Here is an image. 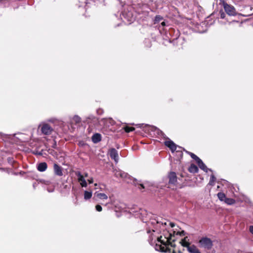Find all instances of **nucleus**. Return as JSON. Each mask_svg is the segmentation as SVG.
I'll list each match as a JSON object with an SVG mask.
<instances>
[{
	"label": "nucleus",
	"instance_id": "5701e85b",
	"mask_svg": "<svg viewBox=\"0 0 253 253\" xmlns=\"http://www.w3.org/2000/svg\"><path fill=\"white\" fill-rule=\"evenodd\" d=\"M215 180L216 178L215 177L214 175H211L208 185L211 186L214 185Z\"/></svg>",
	"mask_w": 253,
	"mask_h": 253
},
{
	"label": "nucleus",
	"instance_id": "a19ab883",
	"mask_svg": "<svg viewBox=\"0 0 253 253\" xmlns=\"http://www.w3.org/2000/svg\"><path fill=\"white\" fill-rule=\"evenodd\" d=\"M160 133L162 134V135H164V134L163 133V132L162 131H160Z\"/></svg>",
	"mask_w": 253,
	"mask_h": 253
},
{
	"label": "nucleus",
	"instance_id": "39448f33",
	"mask_svg": "<svg viewBox=\"0 0 253 253\" xmlns=\"http://www.w3.org/2000/svg\"><path fill=\"white\" fill-rule=\"evenodd\" d=\"M41 127L42 133L44 135H50L53 130L52 127L46 123L40 125L39 127Z\"/></svg>",
	"mask_w": 253,
	"mask_h": 253
},
{
	"label": "nucleus",
	"instance_id": "7c9ffc66",
	"mask_svg": "<svg viewBox=\"0 0 253 253\" xmlns=\"http://www.w3.org/2000/svg\"><path fill=\"white\" fill-rule=\"evenodd\" d=\"M178 234H179L180 236L184 235V231H182L181 233H180L179 232H177L176 235H178Z\"/></svg>",
	"mask_w": 253,
	"mask_h": 253
},
{
	"label": "nucleus",
	"instance_id": "412c9836",
	"mask_svg": "<svg viewBox=\"0 0 253 253\" xmlns=\"http://www.w3.org/2000/svg\"><path fill=\"white\" fill-rule=\"evenodd\" d=\"M4 171L7 172V173H13V174H25V172H22L21 171H20V172H13V171H12L11 168H6L5 169V170H4Z\"/></svg>",
	"mask_w": 253,
	"mask_h": 253
},
{
	"label": "nucleus",
	"instance_id": "4c0bfd02",
	"mask_svg": "<svg viewBox=\"0 0 253 253\" xmlns=\"http://www.w3.org/2000/svg\"><path fill=\"white\" fill-rule=\"evenodd\" d=\"M54 146H53V147L54 148H55V146H56V142H55V141H54Z\"/></svg>",
	"mask_w": 253,
	"mask_h": 253
},
{
	"label": "nucleus",
	"instance_id": "4468645a",
	"mask_svg": "<svg viewBox=\"0 0 253 253\" xmlns=\"http://www.w3.org/2000/svg\"><path fill=\"white\" fill-rule=\"evenodd\" d=\"M94 196L103 200H107L108 199V196L104 193H98L97 192L94 193Z\"/></svg>",
	"mask_w": 253,
	"mask_h": 253
},
{
	"label": "nucleus",
	"instance_id": "473e14b6",
	"mask_svg": "<svg viewBox=\"0 0 253 253\" xmlns=\"http://www.w3.org/2000/svg\"><path fill=\"white\" fill-rule=\"evenodd\" d=\"M40 181L41 182H44V183H45V184H48V181H46V183H45V182L44 181H42V180H40Z\"/></svg>",
	"mask_w": 253,
	"mask_h": 253
},
{
	"label": "nucleus",
	"instance_id": "c756f323",
	"mask_svg": "<svg viewBox=\"0 0 253 253\" xmlns=\"http://www.w3.org/2000/svg\"><path fill=\"white\" fill-rule=\"evenodd\" d=\"M249 231L253 235V226H250Z\"/></svg>",
	"mask_w": 253,
	"mask_h": 253
},
{
	"label": "nucleus",
	"instance_id": "cd10ccee",
	"mask_svg": "<svg viewBox=\"0 0 253 253\" xmlns=\"http://www.w3.org/2000/svg\"><path fill=\"white\" fill-rule=\"evenodd\" d=\"M95 209H96V211H101L102 210V207L99 205H97L95 206Z\"/></svg>",
	"mask_w": 253,
	"mask_h": 253
},
{
	"label": "nucleus",
	"instance_id": "2eb2a0df",
	"mask_svg": "<svg viewBox=\"0 0 253 253\" xmlns=\"http://www.w3.org/2000/svg\"><path fill=\"white\" fill-rule=\"evenodd\" d=\"M53 169L55 174H62L61 168L57 164H54Z\"/></svg>",
	"mask_w": 253,
	"mask_h": 253
},
{
	"label": "nucleus",
	"instance_id": "aec40b11",
	"mask_svg": "<svg viewBox=\"0 0 253 253\" xmlns=\"http://www.w3.org/2000/svg\"><path fill=\"white\" fill-rule=\"evenodd\" d=\"M132 183L133 184H134L135 185H136V186L137 185H138L139 186L138 188L140 189H144L145 188V187H144V185L143 184H141V183H139L137 181V180L136 179H134L133 180Z\"/></svg>",
	"mask_w": 253,
	"mask_h": 253
},
{
	"label": "nucleus",
	"instance_id": "dca6fc26",
	"mask_svg": "<svg viewBox=\"0 0 253 253\" xmlns=\"http://www.w3.org/2000/svg\"><path fill=\"white\" fill-rule=\"evenodd\" d=\"M220 182H221V184L223 186H227V187H228L229 188H233L236 191V190L235 187H234L233 185H232L231 183H229L227 180H224V179H222Z\"/></svg>",
	"mask_w": 253,
	"mask_h": 253
},
{
	"label": "nucleus",
	"instance_id": "393cba45",
	"mask_svg": "<svg viewBox=\"0 0 253 253\" xmlns=\"http://www.w3.org/2000/svg\"><path fill=\"white\" fill-rule=\"evenodd\" d=\"M125 130L126 132H129L134 130V128L132 127H129V126H126L125 128Z\"/></svg>",
	"mask_w": 253,
	"mask_h": 253
},
{
	"label": "nucleus",
	"instance_id": "37998d69",
	"mask_svg": "<svg viewBox=\"0 0 253 253\" xmlns=\"http://www.w3.org/2000/svg\"><path fill=\"white\" fill-rule=\"evenodd\" d=\"M172 253H176V251L174 250V251H173Z\"/></svg>",
	"mask_w": 253,
	"mask_h": 253
},
{
	"label": "nucleus",
	"instance_id": "9d476101",
	"mask_svg": "<svg viewBox=\"0 0 253 253\" xmlns=\"http://www.w3.org/2000/svg\"><path fill=\"white\" fill-rule=\"evenodd\" d=\"M187 249L190 253H201L197 247L194 245H189Z\"/></svg>",
	"mask_w": 253,
	"mask_h": 253
},
{
	"label": "nucleus",
	"instance_id": "f03ea898",
	"mask_svg": "<svg viewBox=\"0 0 253 253\" xmlns=\"http://www.w3.org/2000/svg\"><path fill=\"white\" fill-rule=\"evenodd\" d=\"M169 184L181 188L188 185L187 180L189 177L188 175H169Z\"/></svg>",
	"mask_w": 253,
	"mask_h": 253
},
{
	"label": "nucleus",
	"instance_id": "79ce46f5",
	"mask_svg": "<svg viewBox=\"0 0 253 253\" xmlns=\"http://www.w3.org/2000/svg\"><path fill=\"white\" fill-rule=\"evenodd\" d=\"M150 232H151V231H150V230H149L147 231V233H150Z\"/></svg>",
	"mask_w": 253,
	"mask_h": 253
},
{
	"label": "nucleus",
	"instance_id": "f257e3e1",
	"mask_svg": "<svg viewBox=\"0 0 253 253\" xmlns=\"http://www.w3.org/2000/svg\"><path fill=\"white\" fill-rule=\"evenodd\" d=\"M170 226L171 227L174 226V224L170 222H167L165 220H163L162 221H157V225L155 227L157 230V227H160V232L163 230V235H161L159 237H157V243H156L155 249L157 251L161 252H168V248L167 246L169 245L171 247H174L175 245L172 244V242L175 241L174 236L175 231H171L168 230L167 227Z\"/></svg>",
	"mask_w": 253,
	"mask_h": 253
},
{
	"label": "nucleus",
	"instance_id": "a878e982",
	"mask_svg": "<svg viewBox=\"0 0 253 253\" xmlns=\"http://www.w3.org/2000/svg\"><path fill=\"white\" fill-rule=\"evenodd\" d=\"M73 121H74L76 124L79 123L81 122V118L78 116H75L74 117L73 119Z\"/></svg>",
	"mask_w": 253,
	"mask_h": 253
},
{
	"label": "nucleus",
	"instance_id": "c85d7f7f",
	"mask_svg": "<svg viewBox=\"0 0 253 253\" xmlns=\"http://www.w3.org/2000/svg\"><path fill=\"white\" fill-rule=\"evenodd\" d=\"M220 18L224 19L225 17V14L223 11H220Z\"/></svg>",
	"mask_w": 253,
	"mask_h": 253
},
{
	"label": "nucleus",
	"instance_id": "f8f14e48",
	"mask_svg": "<svg viewBox=\"0 0 253 253\" xmlns=\"http://www.w3.org/2000/svg\"><path fill=\"white\" fill-rule=\"evenodd\" d=\"M92 141L94 143H97L101 141V136L99 133L94 134L91 138Z\"/></svg>",
	"mask_w": 253,
	"mask_h": 253
},
{
	"label": "nucleus",
	"instance_id": "ddd939ff",
	"mask_svg": "<svg viewBox=\"0 0 253 253\" xmlns=\"http://www.w3.org/2000/svg\"><path fill=\"white\" fill-rule=\"evenodd\" d=\"M190 173H197L198 172V168L194 164H191L188 168Z\"/></svg>",
	"mask_w": 253,
	"mask_h": 253
},
{
	"label": "nucleus",
	"instance_id": "7ed1b4c3",
	"mask_svg": "<svg viewBox=\"0 0 253 253\" xmlns=\"http://www.w3.org/2000/svg\"><path fill=\"white\" fill-rule=\"evenodd\" d=\"M200 247L207 250H211L212 246V241L208 237H203L199 241Z\"/></svg>",
	"mask_w": 253,
	"mask_h": 253
},
{
	"label": "nucleus",
	"instance_id": "72a5a7b5",
	"mask_svg": "<svg viewBox=\"0 0 253 253\" xmlns=\"http://www.w3.org/2000/svg\"><path fill=\"white\" fill-rule=\"evenodd\" d=\"M182 240H183L185 241H187L188 237H185Z\"/></svg>",
	"mask_w": 253,
	"mask_h": 253
},
{
	"label": "nucleus",
	"instance_id": "58836bf2",
	"mask_svg": "<svg viewBox=\"0 0 253 253\" xmlns=\"http://www.w3.org/2000/svg\"><path fill=\"white\" fill-rule=\"evenodd\" d=\"M161 24H162L163 26L165 25V22H163L161 23Z\"/></svg>",
	"mask_w": 253,
	"mask_h": 253
},
{
	"label": "nucleus",
	"instance_id": "2f4dec72",
	"mask_svg": "<svg viewBox=\"0 0 253 253\" xmlns=\"http://www.w3.org/2000/svg\"><path fill=\"white\" fill-rule=\"evenodd\" d=\"M8 162L9 163L11 164L13 162L12 159L11 158H8L7 159Z\"/></svg>",
	"mask_w": 253,
	"mask_h": 253
},
{
	"label": "nucleus",
	"instance_id": "9b49d317",
	"mask_svg": "<svg viewBox=\"0 0 253 253\" xmlns=\"http://www.w3.org/2000/svg\"><path fill=\"white\" fill-rule=\"evenodd\" d=\"M47 164L45 162L40 163L37 166V169L40 172L44 171L47 169Z\"/></svg>",
	"mask_w": 253,
	"mask_h": 253
},
{
	"label": "nucleus",
	"instance_id": "49530a36",
	"mask_svg": "<svg viewBox=\"0 0 253 253\" xmlns=\"http://www.w3.org/2000/svg\"><path fill=\"white\" fill-rule=\"evenodd\" d=\"M220 186L219 185L217 186V188H219Z\"/></svg>",
	"mask_w": 253,
	"mask_h": 253
},
{
	"label": "nucleus",
	"instance_id": "b1692460",
	"mask_svg": "<svg viewBox=\"0 0 253 253\" xmlns=\"http://www.w3.org/2000/svg\"><path fill=\"white\" fill-rule=\"evenodd\" d=\"M179 243L182 246L186 247L187 248L190 245V243L188 241H185L182 239L181 240V241L179 242Z\"/></svg>",
	"mask_w": 253,
	"mask_h": 253
},
{
	"label": "nucleus",
	"instance_id": "423d86ee",
	"mask_svg": "<svg viewBox=\"0 0 253 253\" xmlns=\"http://www.w3.org/2000/svg\"><path fill=\"white\" fill-rule=\"evenodd\" d=\"M223 5L227 14L230 16H235L236 15V10L234 6L229 5L225 2H223Z\"/></svg>",
	"mask_w": 253,
	"mask_h": 253
},
{
	"label": "nucleus",
	"instance_id": "c9c22d12",
	"mask_svg": "<svg viewBox=\"0 0 253 253\" xmlns=\"http://www.w3.org/2000/svg\"><path fill=\"white\" fill-rule=\"evenodd\" d=\"M153 240V239H151V237L150 238V239H149V242L150 243V244H152V240Z\"/></svg>",
	"mask_w": 253,
	"mask_h": 253
},
{
	"label": "nucleus",
	"instance_id": "f3484780",
	"mask_svg": "<svg viewBox=\"0 0 253 253\" xmlns=\"http://www.w3.org/2000/svg\"><path fill=\"white\" fill-rule=\"evenodd\" d=\"M92 192L91 191H84V198L85 200L90 199L92 197Z\"/></svg>",
	"mask_w": 253,
	"mask_h": 253
},
{
	"label": "nucleus",
	"instance_id": "c03bdc74",
	"mask_svg": "<svg viewBox=\"0 0 253 253\" xmlns=\"http://www.w3.org/2000/svg\"><path fill=\"white\" fill-rule=\"evenodd\" d=\"M152 231H153V232H155V231H156V230H154V229H152Z\"/></svg>",
	"mask_w": 253,
	"mask_h": 253
},
{
	"label": "nucleus",
	"instance_id": "1a4fd4ad",
	"mask_svg": "<svg viewBox=\"0 0 253 253\" xmlns=\"http://www.w3.org/2000/svg\"><path fill=\"white\" fill-rule=\"evenodd\" d=\"M197 164L199 167L202 169L204 172L207 173L209 171L212 172V170L211 169H208L205 164L203 163L202 160H200L197 163Z\"/></svg>",
	"mask_w": 253,
	"mask_h": 253
},
{
	"label": "nucleus",
	"instance_id": "e433bc0d",
	"mask_svg": "<svg viewBox=\"0 0 253 253\" xmlns=\"http://www.w3.org/2000/svg\"><path fill=\"white\" fill-rule=\"evenodd\" d=\"M169 174H175V173L174 172L171 171V172H170V173Z\"/></svg>",
	"mask_w": 253,
	"mask_h": 253
},
{
	"label": "nucleus",
	"instance_id": "6ab92c4d",
	"mask_svg": "<svg viewBox=\"0 0 253 253\" xmlns=\"http://www.w3.org/2000/svg\"><path fill=\"white\" fill-rule=\"evenodd\" d=\"M224 202L228 205H232L235 203V201L232 198H226Z\"/></svg>",
	"mask_w": 253,
	"mask_h": 253
},
{
	"label": "nucleus",
	"instance_id": "f704fd0d",
	"mask_svg": "<svg viewBox=\"0 0 253 253\" xmlns=\"http://www.w3.org/2000/svg\"><path fill=\"white\" fill-rule=\"evenodd\" d=\"M47 190L49 192H53L54 189H51V190L50 189H47Z\"/></svg>",
	"mask_w": 253,
	"mask_h": 253
},
{
	"label": "nucleus",
	"instance_id": "a211bd4d",
	"mask_svg": "<svg viewBox=\"0 0 253 253\" xmlns=\"http://www.w3.org/2000/svg\"><path fill=\"white\" fill-rule=\"evenodd\" d=\"M217 195L218 198L219 199V200L220 201L224 202V201L226 198V195L224 193H223L222 192H219V193H218Z\"/></svg>",
	"mask_w": 253,
	"mask_h": 253
},
{
	"label": "nucleus",
	"instance_id": "6e6552de",
	"mask_svg": "<svg viewBox=\"0 0 253 253\" xmlns=\"http://www.w3.org/2000/svg\"><path fill=\"white\" fill-rule=\"evenodd\" d=\"M166 146L168 147L172 152H174L177 148L176 145L171 140L166 141L165 142Z\"/></svg>",
	"mask_w": 253,
	"mask_h": 253
},
{
	"label": "nucleus",
	"instance_id": "4be33fe9",
	"mask_svg": "<svg viewBox=\"0 0 253 253\" xmlns=\"http://www.w3.org/2000/svg\"><path fill=\"white\" fill-rule=\"evenodd\" d=\"M187 153H188V154H189V155L191 156V157L193 159H194L196 161V163H197L198 161H200V160H201L198 156H197L194 153L190 152H187Z\"/></svg>",
	"mask_w": 253,
	"mask_h": 253
},
{
	"label": "nucleus",
	"instance_id": "bb28decb",
	"mask_svg": "<svg viewBox=\"0 0 253 253\" xmlns=\"http://www.w3.org/2000/svg\"><path fill=\"white\" fill-rule=\"evenodd\" d=\"M162 19V17L161 16L157 15L155 17V21L156 22H158L160 21Z\"/></svg>",
	"mask_w": 253,
	"mask_h": 253
},
{
	"label": "nucleus",
	"instance_id": "0eeeda50",
	"mask_svg": "<svg viewBox=\"0 0 253 253\" xmlns=\"http://www.w3.org/2000/svg\"><path fill=\"white\" fill-rule=\"evenodd\" d=\"M110 156L116 163L119 161V155L118 151L115 148H111L109 150Z\"/></svg>",
	"mask_w": 253,
	"mask_h": 253
},
{
	"label": "nucleus",
	"instance_id": "a18cd8bd",
	"mask_svg": "<svg viewBox=\"0 0 253 253\" xmlns=\"http://www.w3.org/2000/svg\"><path fill=\"white\" fill-rule=\"evenodd\" d=\"M2 134L1 133H0V136H1Z\"/></svg>",
	"mask_w": 253,
	"mask_h": 253
},
{
	"label": "nucleus",
	"instance_id": "ea45409f",
	"mask_svg": "<svg viewBox=\"0 0 253 253\" xmlns=\"http://www.w3.org/2000/svg\"><path fill=\"white\" fill-rule=\"evenodd\" d=\"M178 253H182V252L180 250L178 251Z\"/></svg>",
	"mask_w": 253,
	"mask_h": 253
},
{
	"label": "nucleus",
	"instance_id": "20e7f679",
	"mask_svg": "<svg viewBox=\"0 0 253 253\" xmlns=\"http://www.w3.org/2000/svg\"><path fill=\"white\" fill-rule=\"evenodd\" d=\"M78 181L82 187H86L87 185V182L89 184H91L93 182L92 178H87V175H77Z\"/></svg>",
	"mask_w": 253,
	"mask_h": 253
}]
</instances>
